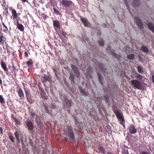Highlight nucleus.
I'll return each instance as SVG.
<instances>
[{
  "instance_id": "obj_41",
  "label": "nucleus",
  "mask_w": 154,
  "mask_h": 154,
  "mask_svg": "<svg viewBox=\"0 0 154 154\" xmlns=\"http://www.w3.org/2000/svg\"><path fill=\"white\" fill-rule=\"evenodd\" d=\"M14 122L16 123V124L19 125L20 124V122L17 119L15 118L14 119Z\"/></svg>"
},
{
  "instance_id": "obj_45",
  "label": "nucleus",
  "mask_w": 154,
  "mask_h": 154,
  "mask_svg": "<svg viewBox=\"0 0 154 154\" xmlns=\"http://www.w3.org/2000/svg\"><path fill=\"white\" fill-rule=\"evenodd\" d=\"M14 135L16 137H19V133L18 132L16 131L14 133Z\"/></svg>"
},
{
  "instance_id": "obj_23",
  "label": "nucleus",
  "mask_w": 154,
  "mask_h": 154,
  "mask_svg": "<svg viewBox=\"0 0 154 154\" xmlns=\"http://www.w3.org/2000/svg\"><path fill=\"white\" fill-rule=\"evenodd\" d=\"M137 69L138 72L140 74H143L144 73L143 68L141 66H138Z\"/></svg>"
},
{
  "instance_id": "obj_12",
  "label": "nucleus",
  "mask_w": 154,
  "mask_h": 154,
  "mask_svg": "<svg viewBox=\"0 0 154 154\" xmlns=\"http://www.w3.org/2000/svg\"><path fill=\"white\" fill-rule=\"evenodd\" d=\"M11 12L12 13V16L13 17V19L14 20H17V13L16 10L14 9L11 8Z\"/></svg>"
},
{
  "instance_id": "obj_38",
  "label": "nucleus",
  "mask_w": 154,
  "mask_h": 154,
  "mask_svg": "<svg viewBox=\"0 0 154 154\" xmlns=\"http://www.w3.org/2000/svg\"><path fill=\"white\" fill-rule=\"evenodd\" d=\"M70 79L72 80L73 82H74V75L73 74H71L69 77Z\"/></svg>"
},
{
  "instance_id": "obj_57",
  "label": "nucleus",
  "mask_w": 154,
  "mask_h": 154,
  "mask_svg": "<svg viewBox=\"0 0 154 154\" xmlns=\"http://www.w3.org/2000/svg\"><path fill=\"white\" fill-rule=\"evenodd\" d=\"M95 68H96V69H97V68H98V67H97V68H96V67H95ZM98 69H99V68H98Z\"/></svg>"
},
{
  "instance_id": "obj_18",
  "label": "nucleus",
  "mask_w": 154,
  "mask_h": 154,
  "mask_svg": "<svg viewBox=\"0 0 154 154\" xmlns=\"http://www.w3.org/2000/svg\"><path fill=\"white\" fill-rule=\"evenodd\" d=\"M26 124L29 130H31L33 129V125L32 122L31 121H27Z\"/></svg>"
},
{
  "instance_id": "obj_46",
  "label": "nucleus",
  "mask_w": 154,
  "mask_h": 154,
  "mask_svg": "<svg viewBox=\"0 0 154 154\" xmlns=\"http://www.w3.org/2000/svg\"><path fill=\"white\" fill-rule=\"evenodd\" d=\"M142 154H150V153L146 151H142L141 152Z\"/></svg>"
},
{
  "instance_id": "obj_39",
  "label": "nucleus",
  "mask_w": 154,
  "mask_h": 154,
  "mask_svg": "<svg viewBox=\"0 0 154 154\" xmlns=\"http://www.w3.org/2000/svg\"><path fill=\"white\" fill-rule=\"evenodd\" d=\"M99 149L103 153H104V150L102 146H100L99 147Z\"/></svg>"
},
{
  "instance_id": "obj_15",
  "label": "nucleus",
  "mask_w": 154,
  "mask_h": 154,
  "mask_svg": "<svg viewBox=\"0 0 154 154\" xmlns=\"http://www.w3.org/2000/svg\"><path fill=\"white\" fill-rule=\"evenodd\" d=\"M147 26L149 29L154 34V24L152 22H149Z\"/></svg>"
},
{
  "instance_id": "obj_20",
  "label": "nucleus",
  "mask_w": 154,
  "mask_h": 154,
  "mask_svg": "<svg viewBox=\"0 0 154 154\" xmlns=\"http://www.w3.org/2000/svg\"><path fill=\"white\" fill-rule=\"evenodd\" d=\"M64 102L67 106L69 107H70L71 106L72 101L71 100H69L67 99H65Z\"/></svg>"
},
{
  "instance_id": "obj_7",
  "label": "nucleus",
  "mask_w": 154,
  "mask_h": 154,
  "mask_svg": "<svg viewBox=\"0 0 154 154\" xmlns=\"http://www.w3.org/2000/svg\"><path fill=\"white\" fill-rule=\"evenodd\" d=\"M60 2L62 5L66 7H69L72 4V2L69 0H62Z\"/></svg>"
},
{
  "instance_id": "obj_51",
  "label": "nucleus",
  "mask_w": 154,
  "mask_h": 154,
  "mask_svg": "<svg viewBox=\"0 0 154 154\" xmlns=\"http://www.w3.org/2000/svg\"><path fill=\"white\" fill-rule=\"evenodd\" d=\"M62 35H63L65 37L66 36V34L65 33H64V32H62Z\"/></svg>"
},
{
  "instance_id": "obj_10",
  "label": "nucleus",
  "mask_w": 154,
  "mask_h": 154,
  "mask_svg": "<svg viewBox=\"0 0 154 154\" xmlns=\"http://www.w3.org/2000/svg\"><path fill=\"white\" fill-rule=\"evenodd\" d=\"M71 67L75 75L78 78L80 75L78 68L73 65H71Z\"/></svg>"
},
{
  "instance_id": "obj_44",
  "label": "nucleus",
  "mask_w": 154,
  "mask_h": 154,
  "mask_svg": "<svg viewBox=\"0 0 154 154\" xmlns=\"http://www.w3.org/2000/svg\"><path fill=\"white\" fill-rule=\"evenodd\" d=\"M30 114L32 117H33L35 115V113L32 112H30Z\"/></svg>"
},
{
  "instance_id": "obj_29",
  "label": "nucleus",
  "mask_w": 154,
  "mask_h": 154,
  "mask_svg": "<svg viewBox=\"0 0 154 154\" xmlns=\"http://www.w3.org/2000/svg\"><path fill=\"white\" fill-rule=\"evenodd\" d=\"M127 57L129 59L133 60L134 59V54H131L128 55Z\"/></svg>"
},
{
  "instance_id": "obj_55",
  "label": "nucleus",
  "mask_w": 154,
  "mask_h": 154,
  "mask_svg": "<svg viewBox=\"0 0 154 154\" xmlns=\"http://www.w3.org/2000/svg\"><path fill=\"white\" fill-rule=\"evenodd\" d=\"M65 140H66V141H67L68 140V138H66V137L65 138Z\"/></svg>"
},
{
  "instance_id": "obj_34",
  "label": "nucleus",
  "mask_w": 154,
  "mask_h": 154,
  "mask_svg": "<svg viewBox=\"0 0 154 154\" xmlns=\"http://www.w3.org/2000/svg\"><path fill=\"white\" fill-rule=\"evenodd\" d=\"M43 77L45 81H49L50 80V77L46 75H44Z\"/></svg>"
},
{
  "instance_id": "obj_13",
  "label": "nucleus",
  "mask_w": 154,
  "mask_h": 154,
  "mask_svg": "<svg viewBox=\"0 0 154 154\" xmlns=\"http://www.w3.org/2000/svg\"><path fill=\"white\" fill-rule=\"evenodd\" d=\"M81 22L83 23L85 26L89 27L90 26V23L85 18L83 17L81 18Z\"/></svg>"
},
{
  "instance_id": "obj_8",
  "label": "nucleus",
  "mask_w": 154,
  "mask_h": 154,
  "mask_svg": "<svg viewBox=\"0 0 154 154\" xmlns=\"http://www.w3.org/2000/svg\"><path fill=\"white\" fill-rule=\"evenodd\" d=\"M134 21L138 27L140 29H142L143 28V23L138 17H135L134 19Z\"/></svg>"
},
{
  "instance_id": "obj_58",
  "label": "nucleus",
  "mask_w": 154,
  "mask_h": 154,
  "mask_svg": "<svg viewBox=\"0 0 154 154\" xmlns=\"http://www.w3.org/2000/svg\"><path fill=\"white\" fill-rule=\"evenodd\" d=\"M95 68H96V69H97V68H98V67H97V68H96V67H95ZM98 69H99V68H98Z\"/></svg>"
},
{
  "instance_id": "obj_19",
  "label": "nucleus",
  "mask_w": 154,
  "mask_h": 154,
  "mask_svg": "<svg viewBox=\"0 0 154 154\" xmlns=\"http://www.w3.org/2000/svg\"><path fill=\"white\" fill-rule=\"evenodd\" d=\"M114 113L118 119L123 117V116L122 115L121 113L118 110H115Z\"/></svg>"
},
{
  "instance_id": "obj_42",
  "label": "nucleus",
  "mask_w": 154,
  "mask_h": 154,
  "mask_svg": "<svg viewBox=\"0 0 154 154\" xmlns=\"http://www.w3.org/2000/svg\"><path fill=\"white\" fill-rule=\"evenodd\" d=\"M9 138L10 140L12 142H14V137L11 136H9Z\"/></svg>"
},
{
  "instance_id": "obj_36",
  "label": "nucleus",
  "mask_w": 154,
  "mask_h": 154,
  "mask_svg": "<svg viewBox=\"0 0 154 154\" xmlns=\"http://www.w3.org/2000/svg\"><path fill=\"white\" fill-rule=\"evenodd\" d=\"M99 45L102 46L104 45V42L103 39H101L99 41Z\"/></svg>"
},
{
  "instance_id": "obj_32",
  "label": "nucleus",
  "mask_w": 154,
  "mask_h": 154,
  "mask_svg": "<svg viewBox=\"0 0 154 154\" xmlns=\"http://www.w3.org/2000/svg\"><path fill=\"white\" fill-rule=\"evenodd\" d=\"M24 88V90L25 91L26 96V97L27 100L28 101L29 103H31L30 102V100H29L28 97H27V95L29 93V92L27 91L26 89L25 88Z\"/></svg>"
},
{
  "instance_id": "obj_40",
  "label": "nucleus",
  "mask_w": 154,
  "mask_h": 154,
  "mask_svg": "<svg viewBox=\"0 0 154 154\" xmlns=\"http://www.w3.org/2000/svg\"><path fill=\"white\" fill-rule=\"evenodd\" d=\"M33 63L32 61L31 60L28 61L27 62V64L28 66L31 65Z\"/></svg>"
},
{
  "instance_id": "obj_25",
  "label": "nucleus",
  "mask_w": 154,
  "mask_h": 154,
  "mask_svg": "<svg viewBox=\"0 0 154 154\" xmlns=\"http://www.w3.org/2000/svg\"><path fill=\"white\" fill-rule=\"evenodd\" d=\"M141 50L144 53H147L149 52V50L147 47L145 46H142L141 48Z\"/></svg>"
},
{
  "instance_id": "obj_26",
  "label": "nucleus",
  "mask_w": 154,
  "mask_h": 154,
  "mask_svg": "<svg viewBox=\"0 0 154 154\" xmlns=\"http://www.w3.org/2000/svg\"><path fill=\"white\" fill-rule=\"evenodd\" d=\"M1 66L5 71H8V69L5 63L2 61L1 62Z\"/></svg>"
},
{
  "instance_id": "obj_9",
  "label": "nucleus",
  "mask_w": 154,
  "mask_h": 154,
  "mask_svg": "<svg viewBox=\"0 0 154 154\" xmlns=\"http://www.w3.org/2000/svg\"><path fill=\"white\" fill-rule=\"evenodd\" d=\"M132 75L131 77L133 79L134 78L137 79H139L141 81L143 78V76L142 75L139 74L136 72H132Z\"/></svg>"
},
{
  "instance_id": "obj_53",
  "label": "nucleus",
  "mask_w": 154,
  "mask_h": 154,
  "mask_svg": "<svg viewBox=\"0 0 154 154\" xmlns=\"http://www.w3.org/2000/svg\"><path fill=\"white\" fill-rule=\"evenodd\" d=\"M0 131L2 133L3 131V129L1 127H0Z\"/></svg>"
},
{
  "instance_id": "obj_22",
  "label": "nucleus",
  "mask_w": 154,
  "mask_h": 154,
  "mask_svg": "<svg viewBox=\"0 0 154 154\" xmlns=\"http://www.w3.org/2000/svg\"><path fill=\"white\" fill-rule=\"evenodd\" d=\"M36 116L35 119L36 122L38 125H40L42 123V121L39 117L37 116V115Z\"/></svg>"
},
{
  "instance_id": "obj_59",
  "label": "nucleus",
  "mask_w": 154,
  "mask_h": 154,
  "mask_svg": "<svg viewBox=\"0 0 154 154\" xmlns=\"http://www.w3.org/2000/svg\"><path fill=\"white\" fill-rule=\"evenodd\" d=\"M127 154H128V153Z\"/></svg>"
},
{
  "instance_id": "obj_31",
  "label": "nucleus",
  "mask_w": 154,
  "mask_h": 154,
  "mask_svg": "<svg viewBox=\"0 0 154 154\" xmlns=\"http://www.w3.org/2000/svg\"><path fill=\"white\" fill-rule=\"evenodd\" d=\"M4 100V99L2 96L0 95V103L3 105L5 103Z\"/></svg>"
},
{
  "instance_id": "obj_50",
  "label": "nucleus",
  "mask_w": 154,
  "mask_h": 154,
  "mask_svg": "<svg viewBox=\"0 0 154 154\" xmlns=\"http://www.w3.org/2000/svg\"><path fill=\"white\" fill-rule=\"evenodd\" d=\"M16 138L17 142L19 143L20 142V139L19 137H16Z\"/></svg>"
},
{
  "instance_id": "obj_5",
  "label": "nucleus",
  "mask_w": 154,
  "mask_h": 154,
  "mask_svg": "<svg viewBox=\"0 0 154 154\" xmlns=\"http://www.w3.org/2000/svg\"><path fill=\"white\" fill-rule=\"evenodd\" d=\"M106 52L108 53H110V54L114 56L116 58L119 60L121 58V56L117 54L112 51L111 49V47L108 46L106 49Z\"/></svg>"
},
{
  "instance_id": "obj_47",
  "label": "nucleus",
  "mask_w": 154,
  "mask_h": 154,
  "mask_svg": "<svg viewBox=\"0 0 154 154\" xmlns=\"http://www.w3.org/2000/svg\"><path fill=\"white\" fill-rule=\"evenodd\" d=\"M85 43H86V44H87V43H89L88 42V38L86 37L85 38Z\"/></svg>"
},
{
  "instance_id": "obj_52",
  "label": "nucleus",
  "mask_w": 154,
  "mask_h": 154,
  "mask_svg": "<svg viewBox=\"0 0 154 154\" xmlns=\"http://www.w3.org/2000/svg\"><path fill=\"white\" fill-rule=\"evenodd\" d=\"M152 82L154 83V75H153L152 77Z\"/></svg>"
},
{
  "instance_id": "obj_1",
  "label": "nucleus",
  "mask_w": 154,
  "mask_h": 154,
  "mask_svg": "<svg viewBox=\"0 0 154 154\" xmlns=\"http://www.w3.org/2000/svg\"><path fill=\"white\" fill-rule=\"evenodd\" d=\"M112 85H109V84L107 88H104V92L105 93V95L104 96V98L105 100L106 103L109 105L110 104V101L109 100V97L107 93L109 94L110 95H111V94L113 93L115 90L117 89V86L116 85L115 83L113 82L112 83Z\"/></svg>"
},
{
  "instance_id": "obj_30",
  "label": "nucleus",
  "mask_w": 154,
  "mask_h": 154,
  "mask_svg": "<svg viewBox=\"0 0 154 154\" xmlns=\"http://www.w3.org/2000/svg\"><path fill=\"white\" fill-rule=\"evenodd\" d=\"M79 88L80 89V92L82 95L85 96H87V93L85 90L80 89V88Z\"/></svg>"
},
{
  "instance_id": "obj_49",
  "label": "nucleus",
  "mask_w": 154,
  "mask_h": 154,
  "mask_svg": "<svg viewBox=\"0 0 154 154\" xmlns=\"http://www.w3.org/2000/svg\"><path fill=\"white\" fill-rule=\"evenodd\" d=\"M24 54L26 57H28V54L27 53V52L26 51L25 52H24Z\"/></svg>"
},
{
  "instance_id": "obj_21",
  "label": "nucleus",
  "mask_w": 154,
  "mask_h": 154,
  "mask_svg": "<svg viewBox=\"0 0 154 154\" xmlns=\"http://www.w3.org/2000/svg\"><path fill=\"white\" fill-rule=\"evenodd\" d=\"M53 24L54 27L57 28H60V24L58 20H53Z\"/></svg>"
},
{
  "instance_id": "obj_27",
  "label": "nucleus",
  "mask_w": 154,
  "mask_h": 154,
  "mask_svg": "<svg viewBox=\"0 0 154 154\" xmlns=\"http://www.w3.org/2000/svg\"><path fill=\"white\" fill-rule=\"evenodd\" d=\"M97 75L98 77V79L99 82L102 85H103V83L102 82V78L101 76L100 73L97 72Z\"/></svg>"
},
{
  "instance_id": "obj_54",
  "label": "nucleus",
  "mask_w": 154,
  "mask_h": 154,
  "mask_svg": "<svg viewBox=\"0 0 154 154\" xmlns=\"http://www.w3.org/2000/svg\"><path fill=\"white\" fill-rule=\"evenodd\" d=\"M8 30H7V29H6V28H5V29H4V32H6L7 31H8Z\"/></svg>"
},
{
  "instance_id": "obj_14",
  "label": "nucleus",
  "mask_w": 154,
  "mask_h": 154,
  "mask_svg": "<svg viewBox=\"0 0 154 154\" xmlns=\"http://www.w3.org/2000/svg\"><path fill=\"white\" fill-rule=\"evenodd\" d=\"M68 132L69 136L71 138L72 140H74V134L71 128L69 127L68 128Z\"/></svg>"
},
{
  "instance_id": "obj_17",
  "label": "nucleus",
  "mask_w": 154,
  "mask_h": 154,
  "mask_svg": "<svg viewBox=\"0 0 154 154\" xmlns=\"http://www.w3.org/2000/svg\"><path fill=\"white\" fill-rule=\"evenodd\" d=\"M17 26L18 29L21 32H23L24 31V28L23 26L21 23H20L19 22L17 21Z\"/></svg>"
},
{
  "instance_id": "obj_28",
  "label": "nucleus",
  "mask_w": 154,
  "mask_h": 154,
  "mask_svg": "<svg viewBox=\"0 0 154 154\" xmlns=\"http://www.w3.org/2000/svg\"><path fill=\"white\" fill-rule=\"evenodd\" d=\"M132 49L128 46H126L125 48V52L127 54H128L131 52Z\"/></svg>"
},
{
  "instance_id": "obj_11",
  "label": "nucleus",
  "mask_w": 154,
  "mask_h": 154,
  "mask_svg": "<svg viewBox=\"0 0 154 154\" xmlns=\"http://www.w3.org/2000/svg\"><path fill=\"white\" fill-rule=\"evenodd\" d=\"M19 96L20 99L22 100H23L24 98V94L22 89L20 88H18L17 92Z\"/></svg>"
},
{
  "instance_id": "obj_16",
  "label": "nucleus",
  "mask_w": 154,
  "mask_h": 154,
  "mask_svg": "<svg viewBox=\"0 0 154 154\" xmlns=\"http://www.w3.org/2000/svg\"><path fill=\"white\" fill-rule=\"evenodd\" d=\"M129 132L132 134H135L137 132V130L135 128V127L134 126L132 125H131L130 127H129Z\"/></svg>"
},
{
  "instance_id": "obj_48",
  "label": "nucleus",
  "mask_w": 154,
  "mask_h": 154,
  "mask_svg": "<svg viewBox=\"0 0 154 154\" xmlns=\"http://www.w3.org/2000/svg\"><path fill=\"white\" fill-rule=\"evenodd\" d=\"M2 25L3 26L4 28H6V29H7V30H8L7 27L5 25V24L3 23H2Z\"/></svg>"
},
{
  "instance_id": "obj_35",
  "label": "nucleus",
  "mask_w": 154,
  "mask_h": 154,
  "mask_svg": "<svg viewBox=\"0 0 154 154\" xmlns=\"http://www.w3.org/2000/svg\"><path fill=\"white\" fill-rule=\"evenodd\" d=\"M4 38V36L0 35V44H3L4 43V41L3 40V38Z\"/></svg>"
},
{
  "instance_id": "obj_43",
  "label": "nucleus",
  "mask_w": 154,
  "mask_h": 154,
  "mask_svg": "<svg viewBox=\"0 0 154 154\" xmlns=\"http://www.w3.org/2000/svg\"><path fill=\"white\" fill-rule=\"evenodd\" d=\"M53 10H54V12L55 13H56L59 14H60V12H59V11L58 10H57V9H56V8H54Z\"/></svg>"
},
{
  "instance_id": "obj_56",
  "label": "nucleus",
  "mask_w": 154,
  "mask_h": 154,
  "mask_svg": "<svg viewBox=\"0 0 154 154\" xmlns=\"http://www.w3.org/2000/svg\"><path fill=\"white\" fill-rule=\"evenodd\" d=\"M95 68H96V69H97V68H98V67H97V68H96V67H95ZM98 69H99V68H98Z\"/></svg>"
},
{
  "instance_id": "obj_24",
  "label": "nucleus",
  "mask_w": 154,
  "mask_h": 154,
  "mask_svg": "<svg viewBox=\"0 0 154 154\" xmlns=\"http://www.w3.org/2000/svg\"><path fill=\"white\" fill-rule=\"evenodd\" d=\"M140 4V2L139 0H134L133 2L132 5L134 6H138Z\"/></svg>"
},
{
  "instance_id": "obj_37",
  "label": "nucleus",
  "mask_w": 154,
  "mask_h": 154,
  "mask_svg": "<svg viewBox=\"0 0 154 154\" xmlns=\"http://www.w3.org/2000/svg\"><path fill=\"white\" fill-rule=\"evenodd\" d=\"M124 2L126 6H127V8L128 9V10L129 11H130L128 5V0H124Z\"/></svg>"
},
{
  "instance_id": "obj_4",
  "label": "nucleus",
  "mask_w": 154,
  "mask_h": 154,
  "mask_svg": "<svg viewBox=\"0 0 154 154\" xmlns=\"http://www.w3.org/2000/svg\"><path fill=\"white\" fill-rule=\"evenodd\" d=\"M92 72V68L91 66H89L88 69L86 71L84 70L83 72L85 74L88 79H90L92 78V75H91V73Z\"/></svg>"
},
{
  "instance_id": "obj_6",
  "label": "nucleus",
  "mask_w": 154,
  "mask_h": 154,
  "mask_svg": "<svg viewBox=\"0 0 154 154\" xmlns=\"http://www.w3.org/2000/svg\"><path fill=\"white\" fill-rule=\"evenodd\" d=\"M95 63L98 66L99 69H100V70L102 71V73L105 75V73L106 71V69L104 67V65L103 64L100 63L98 62L94 61Z\"/></svg>"
},
{
  "instance_id": "obj_3",
  "label": "nucleus",
  "mask_w": 154,
  "mask_h": 154,
  "mask_svg": "<svg viewBox=\"0 0 154 154\" xmlns=\"http://www.w3.org/2000/svg\"><path fill=\"white\" fill-rule=\"evenodd\" d=\"M92 100L94 101L97 104H98L99 103L100 104L99 105H98V108L99 111H101L102 109L101 108H100V106H101L102 109H103V108L102 107L101 105V97H99L97 96V95H95V97H94L92 99Z\"/></svg>"
},
{
  "instance_id": "obj_2",
  "label": "nucleus",
  "mask_w": 154,
  "mask_h": 154,
  "mask_svg": "<svg viewBox=\"0 0 154 154\" xmlns=\"http://www.w3.org/2000/svg\"><path fill=\"white\" fill-rule=\"evenodd\" d=\"M130 83L133 86L134 88L141 90L142 88V84L137 79H133L130 81Z\"/></svg>"
},
{
  "instance_id": "obj_33",
  "label": "nucleus",
  "mask_w": 154,
  "mask_h": 154,
  "mask_svg": "<svg viewBox=\"0 0 154 154\" xmlns=\"http://www.w3.org/2000/svg\"><path fill=\"white\" fill-rule=\"evenodd\" d=\"M118 120L119 121L120 123L122 125H123V124L125 123V120L123 117L119 119Z\"/></svg>"
}]
</instances>
